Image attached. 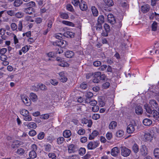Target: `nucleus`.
Here are the masks:
<instances>
[{
    "label": "nucleus",
    "instance_id": "f257e3e1",
    "mask_svg": "<svg viewBox=\"0 0 159 159\" xmlns=\"http://www.w3.org/2000/svg\"><path fill=\"white\" fill-rule=\"evenodd\" d=\"M144 107L146 112L151 115L150 116L155 120L159 118V112L155 110H152L147 104H145Z\"/></svg>",
    "mask_w": 159,
    "mask_h": 159
},
{
    "label": "nucleus",
    "instance_id": "f03ea898",
    "mask_svg": "<svg viewBox=\"0 0 159 159\" xmlns=\"http://www.w3.org/2000/svg\"><path fill=\"white\" fill-rule=\"evenodd\" d=\"M53 45L61 47H66L67 44V42L63 40H58L55 42H52Z\"/></svg>",
    "mask_w": 159,
    "mask_h": 159
},
{
    "label": "nucleus",
    "instance_id": "7ed1b4c3",
    "mask_svg": "<svg viewBox=\"0 0 159 159\" xmlns=\"http://www.w3.org/2000/svg\"><path fill=\"white\" fill-rule=\"evenodd\" d=\"M99 142L98 141H91L87 145V148L89 149L92 150L99 146Z\"/></svg>",
    "mask_w": 159,
    "mask_h": 159
},
{
    "label": "nucleus",
    "instance_id": "20e7f679",
    "mask_svg": "<svg viewBox=\"0 0 159 159\" xmlns=\"http://www.w3.org/2000/svg\"><path fill=\"white\" fill-rule=\"evenodd\" d=\"M121 154L123 157H128L131 151L125 147H121Z\"/></svg>",
    "mask_w": 159,
    "mask_h": 159
},
{
    "label": "nucleus",
    "instance_id": "39448f33",
    "mask_svg": "<svg viewBox=\"0 0 159 159\" xmlns=\"http://www.w3.org/2000/svg\"><path fill=\"white\" fill-rule=\"evenodd\" d=\"M143 139L145 142H151L152 140L153 136L149 133H145L144 134Z\"/></svg>",
    "mask_w": 159,
    "mask_h": 159
},
{
    "label": "nucleus",
    "instance_id": "423d86ee",
    "mask_svg": "<svg viewBox=\"0 0 159 159\" xmlns=\"http://www.w3.org/2000/svg\"><path fill=\"white\" fill-rule=\"evenodd\" d=\"M135 124H129L127 127V132L128 134L133 133L135 130Z\"/></svg>",
    "mask_w": 159,
    "mask_h": 159
},
{
    "label": "nucleus",
    "instance_id": "0eeeda50",
    "mask_svg": "<svg viewBox=\"0 0 159 159\" xmlns=\"http://www.w3.org/2000/svg\"><path fill=\"white\" fill-rule=\"evenodd\" d=\"M104 28L105 31H103L102 33V35L103 36L106 37L108 36V33L110 31V27L107 24L105 23L104 25Z\"/></svg>",
    "mask_w": 159,
    "mask_h": 159
},
{
    "label": "nucleus",
    "instance_id": "6e6552de",
    "mask_svg": "<svg viewBox=\"0 0 159 159\" xmlns=\"http://www.w3.org/2000/svg\"><path fill=\"white\" fill-rule=\"evenodd\" d=\"M120 152V150L117 147H115L111 149L110 153L112 156L116 157Z\"/></svg>",
    "mask_w": 159,
    "mask_h": 159
},
{
    "label": "nucleus",
    "instance_id": "1a4fd4ad",
    "mask_svg": "<svg viewBox=\"0 0 159 159\" xmlns=\"http://www.w3.org/2000/svg\"><path fill=\"white\" fill-rule=\"evenodd\" d=\"M59 75L60 76V80L61 82L63 83L66 82L67 78L64 72H61L59 73Z\"/></svg>",
    "mask_w": 159,
    "mask_h": 159
},
{
    "label": "nucleus",
    "instance_id": "9d476101",
    "mask_svg": "<svg viewBox=\"0 0 159 159\" xmlns=\"http://www.w3.org/2000/svg\"><path fill=\"white\" fill-rule=\"evenodd\" d=\"M107 18L108 22L111 24H114L115 23V19L113 14H108L107 16Z\"/></svg>",
    "mask_w": 159,
    "mask_h": 159
},
{
    "label": "nucleus",
    "instance_id": "9b49d317",
    "mask_svg": "<svg viewBox=\"0 0 159 159\" xmlns=\"http://www.w3.org/2000/svg\"><path fill=\"white\" fill-rule=\"evenodd\" d=\"M23 144L22 142L17 140H15L13 141V143L11 145V147L13 148H16Z\"/></svg>",
    "mask_w": 159,
    "mask_h": 159
},
{
    "label": "nucleus",
    "instance_id": "f8f14e48",
    "mask_svg": "<svg viewBox=\"0 0 159 159\" xmlns=\"http://www.w3.org/2000/svg\"><path fill=\"white\" fill-rule=\"evenodd\" d=\"M21 98L24 104L27 106L30 105V100L27 96L22 95L21 96Z\"/></svg>",
    "mask_w": 159,
    "mask_h": 159
},
{
    "label": "nucleus",
    "instance_id": "ddd939ff",
    "mask_svg": "<svg viewBox=\"0 0 159 159\" xmlns=\"http://www.w3.org/2000/svg\"><path fill=\"white\" fill-rule=\"evenodd\" d=\"M149 103L152 108L157 109L158 107V105L156 101L154 99L150 100Z\"/></svg>",
    "mask_w": 159,
    "mask_h": 159
},
{
    "label": "nucleus",
    "instance_id": "4468645a",
    "mask_svg": "<svg viewBox=\"0 0 159 159\" xmlns=\"http://www.w3.org/2000/svg\"><path fill=\"white\" fill-rule=\"evenodd\" d=\"M140 152L143 156L146 155L148 152V149L145 145L141 146L140 148Z\"/></svg>",
    "mask_w": 159,
    "mask_h": 159
},
{
    "label": "nucleus",
    "instance_id": "2eb2a0df",
    "mask_svg": "<svg viewBox=\"0 0 159 159\" xmlns=\"http://www.w3.org/2000/svg\"><path fill=\"white\" fill-rule=\"evenodd\" d=\"M135 111L138 115H141L143 112L142 108L140 106H137L135 107Z\"/></svg>",
    "mask_w": 159,
    "mask_h": 159
},
{
    "label": "nucleus",
    "instance_id": "dca6fc26",
    "mask_svg": "<svg viewBox=\"0 0 159 159\" xmlns=\"http://www.w3.org/2000/svg\"><path fill=\"white\" fill-rule=\"evenodd\" d=\"M23 6L24 7L26 8H33L35 6V3L34 2L31 1L28 3L24 4Z\"/></svg>",
    "mask_w": 159,
    "mask_h": 159
},
{
    "label": "nucleus",
    "instance_id": "f3484780",
    "mask_svg": "<svg viewBox=\"0 0 159 159\" xmlns=\"http://www.w3.org/2000/svg\"><path fill=\"white\" fill-rule=\"evenodd\" d=\"M117 126V123L114 121H112L109 124V128L110 129L112 130L115 129Z\"/></svg>",
    "mask_w": 159,
    "mask_h": 159
},
{
    "label": "nucleus",
    "instance_id": "a211bd4d",
    "mask_svg": "<svg viewBox=\"0 0 159 159\" xmlns=\"http://www.w3.org/2000/svg\"><path fill=\"white\" fill-rule=\"evenodd\" d=\"M80 8L82 11L86 10L87 8V6L85 2L83 0H81L79 4Z\"/></svg>",
    "mask_w": 159,
    "mask_h": 159
},
{
    "label": "nucleus",
    "instance_id": "6ab92c4d",
    "mask_svg": "<svg viewBox=\"0 0 159 159\" xmlns=\"http://www.w3.org/2000/svg\"><path fill=\"white\" fill-rule=\"evenodd\" d=\"M75 33L72 32L67 31L64 34V36L68 38H73L75 36Z\"/></svg>",
    "mask_w": 159,
    "mask_h": 159
},
{
    "label": "nucleus",
    "instance_id": "aec40b11",
    "mask_svg": "<svg viewBox=\"0 0 159 159\" xmlns=\"http://www.w3.org/2000/svg\"><path fill=\"white\" fill-rule=\"evenodd\" d=\"M24 11L26 13L30 15L34 12V10L33 8L25 7L24 9Z\"/></svg>",
    "mask_w": 159,
    "mask_h": 159
},
{
    "label": "nucleus",
    "instance_id": "412c9836",
    "mask_svg": "<svg viewBox=\"0 0 159 159\" xmlns=\"http://www.w3.org/2000/svg\"><path fill=\"white\" fill-rule=\"evenodd\" d=\"M98 134V131L96 130H94L89 136V140H92L94 139V138L97 136Z\"/></svg>",
    "mask_w": 159,
    "mask_h": 159
},
{
    "label": "nucleus",
    "instance_id": "4be33fe9",
    "mask_svg": "<svg viewBox=\"0 0 159 159\" xmlns=\"http://www.w3.org/2000/svg\"><path fill=\"white\" fill-rule=\"evenodd\" d=\"M143 125L145 126H149L152 123V121L150 119L146 118L144 119L143 121Z\"/></svg>",
    "mask_w": 159,
    "mask_h": 159
},
{
    "label": "nucleus",
    "instance_id": "5701e85b",
    "mask_svg": "<svg viewBox=\"0 0 159 159\" xmlns=\"http://www.w3.org/2000/svg\"><path fill=\"white\" fill-rule=\"evenodd\" d=\"M63 134L64 137L66 138H69L71 135V131L69 130H65Z\"/></svg>",
    "mask_w": 159,
    "mask_h": 159
},
{
    "label": "nucleus",
    "instance_id": "b1692460",
    "mask_svg": "<svg viewBox=\"0 0 159 159\" xmlns=\"http://www.w3.org/2000/svg\"><path fill=\"white\" fill-rule=\"evenodd\" d=\"M86 102L87 103H89L90 104L93 106L96 105L97 102L95 100H90L89 99H87L86 100Z\"/></svg>",
    "mask_w": 159,
    "mask_h": 159
},
{
    "label": "nucleus",
    "instance_id": "393cba45",
    "mask_svg": "<svg viewBox=\"0 0 159 159\" xmlns=\"http://www.w3.org/2000/svg\"><path fill=\"white\" fill-rule=\"evenodd\" d=\"M91 11L93 16H96L98 15V11L94 6H92L91 8Z\"/></svg>",
    "mask_w": 159,
    "mask_h": 159
},
{
    "label": "nucleus",
    "instance_id": "a878e982",
    "mask_svg": "<svg viewBox=\"0 0 159 159\" xmlns=\"http://www.w3.org/2000/svg\"><path fill=\"white\" fill-rule=\"evenodd\" d=\"M124 132L122 130H118L116 133V136L117 137L121 138L124 135Z\"/></svg>",
    "mask_w": 159,
    "mask_h": 159
},
{
    "label": "nucleus",
    "instance_id": "bb28decb",
    "mask_svg": "<svg viewBox=\"0 0 159 159\" xmlns=\"http://www.w3.org/2000/svg\"><path fill=\"white\" fill-rule=\"evenodd\" d=\"M65 55L67 58H71L74 55V53L71 51H67L65 53Z\"/></svg>",
    "mask_w": 159,
    "mask_h": 159
},
{
    "label": "nucleus",
    "instance_id": "cd10ccee",
    "mask_svg": "<svg viewBox=\"0 0 159 159\" xmlns=\"http://www.w3.org/2000/svg\"><path fill=\"white\" fill-rule=\"evenodd\" d=\"M142 11L143 12L148 11L149 9V6L148 4H146L141 7Z\"/></svg>",
    "mask_w": 159,
    "mask_h": 159
},
{
    "label": "nucleus",
    "instance_id": "c85d7f7f",
    "mask_svg": "<svg viewBox=\"0 0 159 159\" xmlns=\"http://www.w3.org/2000/svg\"><path fill=\"white\" fill-rule=\"evenodd\" d=\"M62 23L66 25H68L70 26H71L72 27H74L75 26V25L72 22L66 21V20H63L62 21Z\"/></svg>",
    "mask_w": 159,
    "mask_h": 159
},
{
    "label": "nucleus",
    "instance_id": "c756f323",
    "mask_svg": "<svg viewBox=\"0 0 159 159\" xmlns=\"http://www.w3.org/2000/svg\"><path fill=\"white\" fill-rule=\"evenodd\" d=\"M68 150L69 152L70 153L74 152L75 150V145L73 144L70 145Z\"/></svg>",
    "mask_w": 159,
    "mask_h": 159
},
{
    "label": "nucleus",
    "instance_id": "7c9ffc66",
    "mask_svg": "<svg viewBox=\"0 0 159 159\" xmlns=\"http://www.w3.org/2000/svg\"><path fill=\"white\" fill-rule=\"evenodd\" d=\"M153 154L155 158H159V148H156L154 149Z\"/></svg>",
    "mask_w": 159,
    "mask_h": 159
},
{
    "label": "nucleus",
    "instance_id": "2f4dec72",
    "mask_svg": "<svg viewBox=\"0 0 159 159\" xmlns=\"http://www.w3.org/2000/svg\"><path fill=\"white\" fill-rule=\"evenodd\" d=\"M23 3L21 0H16L14 2V5L16 7H18Z\"/></svg>",
    "mask_w": 159,
    "mask_h": 159
},
{
    "label": "nucleus",
    "instance_id": "473e14b6",
    "mask_svg": "<svg viewBox=\"0 0 159 159\" xmlns=\"http://www.w3.org/2000/svg\"><path fill=\"white\" fill-rule=\"evenodd\" d=\"M106 4L108 6H112L114 3L112 0H103Z\"/></svg>",
    "mask_w": 159,
    "mask_h": 159
},
{
    "label": "nucleus",
    "instance_id": "72a5a7b5",
    "mask_svg": "<svg viewBox=\"0 0 159 159\" xmlns=\"http://www.w3.org/2000/svg\"><path fill=\"white\" fill-rule=\"evenodd\" d=\"M29 156L30 157L32 158H34L37 156V154L35 151H31L29 153Z\"/></svg>",
    "mask_w": 159,
    "mask_h": 159
},
{
    "label": "nucleus",
    "instance_id": "f704fd0d",
    "mask_svg": "<svg viewBox=\"0 0 159 159\" xmlns=\"http://www.w3.org/2000/svg\"><path fill=\"white\" fill-rule=\"evenodd\" d=\"M37 127L36 124L34 122H30L29 123V125L28 128L31 129H35Z\"/></svg>",
    "mask_w": 159,
    "mask_h": 159
},
{
    "label": "nucleus",
    "instance_id": "c9c22d12",
    "mask_svg": "<svg viewBox=\"0 0 159 159\" xmlns=\"http://www.w3.org/2000/svg\"><path fill=\"white\" fill-rule=\"evenodd\" d=\"M20 114L22 115L23 117L29 114V112L27 110L25 109H22L20 110Z\"/></svg>",
    "mask_w": 159,
    "mask_h": 159
},
{
    "label": "nucleus",
    "instance_id": "e433bc0d",
    "mask_svg": "<svg viewBox=\"0 0 159 159\" xmlns=\"http://www.w3.org/2000/svg\"><path fill=\"white\" fill-rule=\"evenodd\" d=\"M63 36H64V34H63L61 33H56L54 35V37L56 39H58V40H60Z\"/></svg>",
    "mask_w": 159,
    "mask_h": 159
},
{
    "label": "nucleus",
    "instance_id": "4c0bfd02",
    "mask_svg": "<svg viewBox=\"0 0 159 159\" xmlns=\"http://www.w3.org/2000/svg\"><path fill=\"white\" fill-rule=\"evenodd\" d=\"M98 23L102 24L104 22V17L103 15L99 16L98 19Z\"/></svg>",
    "mask_w": 159,
    "mask_h": 159
},
{
    "label": "nucleus",
    "instance_id": "58836bf2",
    "mask_svg": "<svg viewBox=\"0 0 159 159\" xmlns=\"http://www.w3.org/2000/svg\"><path fill=\"white\" fill-rule=\"evenodd\" d=\"M24 14L21 12H18L15 13V16L16 17L18 18H21L24 16Z\"/></svg>",
    "mask_w": 159,
    "mask_h": 159
},
{
    "label": "nucleus",
    "instance_id": "ea45409f",
    "mask_svg": "<svg viewBox=\"0 0 159 159\" xmlns=\"http://www.w3.org/2000/svg\"><path fill=\"white\" fill-rule=\"evenodd\" d=\"M23 119L26 121H31L32 120L31 116L29 115V114H28L27 115L24 116L23 118Z\"/></svg>",
    "mask_w": 159,
    "mask_h": 159
},
{
    "label": "nucleus",
    "instance_id": "a19ab883",
    "mask_svg": "<svg viewBox=\"0 0 159 159\" xmlns=\"http://www.w3.org/2000/svg\"><path fill=\"white\" fill-rule=\"evenodd\" d=\"M37 95L35 93H30V98L33 101H34L36 100L37 99Z\"/></svg>",
    "mask_w": 159,
    "mask_h": 159
},
{
    "label": "nucleus",
    "instance_id": "79ce46f5",
    "mask_svg": "<svg viewBox=\"0 0 159 159\" xmlns=\"http://www.w3.org/2000/svg\"><path fill=\"white\" fill-rule=\"evenodd\" d=\"M17 28L18 30L19 31H21L23 28L22 23V21H19L18 22V24Z\"/></svg>",
    "mask_w": 159,
    "mask_h": 159
},
{
    "label": "nucleus",
    "instance_id": "37998d69",
    "mask_svg": "<svg viewBox=\"0 0 159 159\" xmlns=\"http://www.w3.org/2000/svg\"><path fill=\"white\" fill-rule=\"evenodd\" d=\"M64 141V139L62 137H60L58 138L57 140V142L58 144H61Z\"/></svg>",
    "mask_w": 159,
    "mask_h": 159
},
{
    "label": "nucleus",
    "instance_id": "c03bdc74",
    "mask_svg": "<svg viewBox=\"0 0 159 159\" xmlns=\"http://www.w3.org/2000/svg\"><path fill=\"white\" fill-rule=\"evenodd\" d=\"M132 149L133 151L135 153H137L139 151V148L136 144H134L132 147Z\"/></svg>",
    "mask_w": 159,
    "mask_h": 159
},
{
    "label": "nucleus",
    "instance_id": "a18cd8bd",
    "mask_svg": "<svg viewBox=\"0 0 159 159\" xmlns=\"http://www.w3.org/2000/svg\"><path fill=\"white\" fill-rule=\"evenodd\" d=\"M157 22H153L152 26V30L153 31H155L157 30Z\"/></svg>",
    "mask_w": 159,
    "mask_h": 159
},
{
    "label": "nucleus",
    "instance_id": "49530a36",
    "mask_svg": "<svg viewBox=\"0 0 159 159\" xmlns=\"http://www.w3.org/2000/svg\"><path fill=\"white\" fill-rule=\"evenodd\" d=\"M11 28L13 31H15L17 30V26L15 23H12L11 25Z\"/></svg>",
    "mask_w": 159,
    "mask_h": 159
},
{
    "label": "nucleus",
    "instance_id": "de8ad7c7",
    "mask_svg": "<svg viewBox=\"0 0 159 159\" xmlns=\"http://www.w3.org/2000/svg\"><path fill=\"white\" fill-rule=\"evenodd\" d=\"M58 65L62 67H68L69 66V64L67 62L63 61L61 62V63L58 64Z\"/></svg>",
    "mask_w": 159,
    "mask_h": 159
},
{
    "label": "nucleus",
    "instance_id": "09e8293b",
    "mask_svg": "<svg viewBox=\"0 0 159 159\" xmlns=\"http://www.w3.org/2000/svg\"><path fill=\"white\" fill-rule=\"evenodd\" d=\"M106 137L108 140H111L112 137V133L110 132H107L106 134Z\"/></svg>",
    "mask_w": 159,
    "mask_h": 159
},
{
    "label": "nucleus",
    "instance_id": "8fccbe9b",
    "mask_svg": "<svg viewBox=\"0 0 159 159\" xmlns=\"http://www.w3.org/2000/svg\"><path fill=\"white\" fill-rule=\"evenodd\" d=\"M86 150L84 148H80L79 150V154L81 156L83 155L85 153Z\"/></svg>",
    "mask_w": 159,
    "mask_h": 159
},
{
    "label": "nucleus",
    "instance_id": "3c124183",
    "mask_svg": "<svg viewBox=\"0 0 159 159\" xmlns=\"http://www.w3.org/2000/svg\"><path fill=\"white\" fill-rule=\"evenodd\" d=\"M44 137V133L43 132L40 133L38 135V139H39L41 140L43 139Z\"/></svg>",
    "mask_w": 159,
    "mask_h": 159
},
{
    "label": "nucleus",
    "instance_id": "603ef678",
    "mask_svg": "<svg viewBox=\"0 0 159 159\" xmlns=\"http://www.w3.org/2000/svg\"><path fill=\"white\" fill-rule=\"evenodd\" d=\"M57 53L60 54L62 53L63 52V48L60 47H58L56 48Z\"/></svg>",
    "mask_w": 159,
    "mask_h": 159
},
{
    "label": "nucleus",
    "instance_id": "864d4df0",
    "mask_svg": "<svg viewBox=\"0 0 159 159\" xmlns=\"http://www.w3.org/2000/svg\"><path fill=\"white\" fill-rule=\"evenodd\" d=\"M79 0H72V3L75 6H77L80 3Z\"/></svg>",
    "mask_w": 159,
    "mask_h": 159
},
{
    "label": "nucleus",
    "instance_id": "5fc2aeb1",
    "mask_svg": "<svg viewBox=\"0 0 159 159\" xmlns=\"http://www.w3.org/2000/svg\"><path fill=\"white\" fill-rule=\"evenodd\" d=\"M99 109V107L96 105L93 106L92 108V111L94 112H97V111H98Z\"/></svg>",
    "mask_w": 159,
    "mask_h": 159
},
{
    "label": "nucleus",
    "instance_id": "6e6d98bb",
    "mask_svg": "<svg viewBox=\"0 0 159 159\" xmlns=\"http://www.w3.org/2000/svg\"><path fill=\"white\" fill-rule=\"evenodd\" d=\"M100 117V116L98 114H94L92 116V119L96 120L98 119Z\"/></svg>",
    "mask_w": 159,
    "mask_h": 159
},
{
    "label": "nucleus",
    "instance_id": "4d7b16f0",
    "mask_svg": "<svg viewBox=\"0 0 159 159\" xmlns=\"http://www.w3.org/2000/svg\"><path fill=\"white\" fill-rule=\"evenodd\" d=\"M15 12L14 10H9L7 11V14L11 16H13L15 15Z\"/></svg>",
    "mask_w": 159,
    "mask_h": 159
},
{
    "label": "nucleus",
    "instance_id": "13d9d810",
    "mask_svg": "<svg viewBox=\"0 0 159 159\" xmlns=\"http://www.w3.org/2000/svg\"><path fill=\"white\" fill-rule=\"evenodd\" d=\"M61 17L62 19H66L68 18L69 16L66 13H62L61 14Z\"/></svg>",
    "mask_w": 159,
    "mask_h": 159
},
{
    "label": "nucleus",
    "instance_id": "bf43d9fd",
    "mask_svg": "<svg viewBox=\"0 0 159 159\" xmlns=\"http://www.w3.org/2000/svg\"><path fill=\"white\" fill-rule=\"evenodd\" d=\"M49 116V115L48 114H46L41 115L40 118L42 119L46 120L48 119Z\"/></svg>",
    "mask_w": 159,
    "mask_h": 159
},
{
    "label": "nucleus",
    "instance_id": "052dcab7",
    "mask_svg": "<svg viewBox=\"0 0 159 159\" xmlns=\"http://www.w3.org/2000/svg\"><path fill=\"white\" fill-rule=\"evenodd\" d=\"M152 16V18L154 17L158 21H159V15L157 14L155 12L154 13H153L152 14L151 16Z\"/></svg>",
    "mask_w": 159,
    "mask_h": 159
},
{
    "label": "nucleus",
    "instance_id": "680f3d73",
    "mask_svg": "<svg viewBox=\"0 0 159 159\" xmlns=\"http://www.w3.org/2000/svg\"><path fill=\"white\" fill-rule=\"evenodd\" d=\"M29 134L31 136H34L36 134V132L35 130H32L29 131Z\"/></svg>",
    "mask_w": 159,
    "mask_h": 159
},
{
    "label": "nucleus",
    "instance_id": "e2e57ef3",
    "mask_svg": "<svg viewBox=\"0 0 159 159\" xmlns=\"http://www.w3.org/2000/svg\"><path fill=\"white\" fill-rule=\"evenodd\" d=\"M29 48L27 45L22 47L21 50L24 53L26 52L29 49Z\"/></svg>",
    "mask_w": 159,
    "mask_h": 159
},
{
    "label": "nucleus",
    "instance_id": "0e129e2a",
    "mask_svg": "<svg viewBox=\"0 0 159 159\" xmlns=\"http://www.w3.org/2000/svg\"><path fill=\"white\" fill-rule=\"evenodd\" d=\"M16 152L19 154L22 155L24 153L25 151L23 149L20 148L17 150Z\"/></svg>",
    "mask_w": 159,
    "mask_h": 159
},
{
    "label": "nucleus",
    "instance_id": "69168bd1",
    "mask_svg": "<svg viewBox=\"0 0 159 159\" xmlns=\"http://www.w3.org/2000/svg\"><path fill=\"white\" fill-rule=\"evenodd\" d=\"M101 75V73L100 72H96L94 73V78H98L100 77V75Z\"/></svg>",
    "mask_w": 159,
    "mask_h": 159
},
{
    "label": "nucleus",
    "instance_id": "338daca9",
    "mask_svg": "<svg viewBox=\"0 0 159 159\" xmlns=\"http://www.w3.org/2000/svg\"><path fill=\"white\" fill-rule=\"evenodd\" d=\"M7 49L6 48H2L0 49V54L2 55H4V54L7 52Z\"/></svg>",
    "mask_w": 159,
    "mask_h": 159
},
{
    "label": "nucleus",
    "instance_id": "774afa93",
    "mask_svg": "<svg viewBox=\"0 0 159 159\" xmlns=\"http://www.w3.org/2000/svg\"><path fill=\"white\" fill-rule=\"evenodd\" d=\"M85 132V130L82 129H80L78 131V133L80 135L84 134Z\"/></svg>",
    "mask_w": 159,
    "mask_h": 159
}]
</instances>
